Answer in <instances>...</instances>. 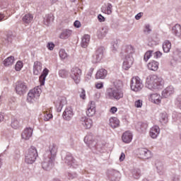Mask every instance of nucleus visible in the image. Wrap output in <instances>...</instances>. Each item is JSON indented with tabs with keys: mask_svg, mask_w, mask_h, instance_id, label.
<instances>
[{
	"mask_svg": "<svg viewBox=\"0 0 181 181\" xmlns=\"http://www.w3.org/2000/svg\"><path fill=\"white\" fill-rule=\"evenodd\" d=\"M165 81L155 74L147 76L146 79V87L149 90H159L163 88Z\"/></svg>",
	"mask_w": 181,
	"mask_h": 181,
	"instance_id": "obj_1",
	"label": "nucleus"
},
{
	"mask_svg": "<svg viewBox=\"0 0 181 181\" xmlns=\"http://www.w3.org/2000/svg\"><path fill=\"white\" fill-rule=\"evenodd\" d=\"M124 49L127 53L126 56V58L123 62V69L124 70H129L131 69L132 64H134V57H132V54L135 52V50L134 49V47L131 45H127L124 47Z\"/></svg>",
	"mask_w": 181,
	"mask_h": 181,
	"instance_id": "obj_2",
	"label": "nucleus"
},
{
	"mask_svg": "<svg viewBox=\"0 0 181 181\" xmlns=\"http://www.w3.org/2000/svg\"><path fill=\"white\" fill-rule=\"evenodd\" d=\"M105 95L110 100H121L124 97V92L121 88H109L106 90Z\"/></svg>",
	"mask_w": 181,
	"mask_h": 181,
	"instance_id": "obj_3",
	"label": "nucleus"
},
{
	"mask_svg": "<svg viewBox=\"0 0 181 181\" xmlns=\"http://www.w3.org/2000/svg\"><path fill=\"white\" fill-rule=\"evenodd\" d=\"M36 158H37V150L36 147L31 146L25 153V162L32 165L36 160Z\"/></svg>",
	"mask_w": 181,
	"mask_h": 181,
	"instance_id": "obj_4",
	"label": "nucleus"
},
{
	"mask_svg": "<svg viewBox=\"0 0 181 181\" xmlns=\"http://www.w3.org/2000/svg\"><path fill=\"white\" fill-rule=\"evenodd\" d=\"M42 93V89L39 87L34 88L31 89L27 96L28 103H35L39 100V97H40V94Z\"/></svg>",
	"mask_w": 181,
	"mask_h": 181,
	"instance_id": "obj_5",
	"label": "nucleus"
},
{
	"mask_svg": "<svg viewBox=\"0 0 181 181\" xmlns=\"http://www.w3.org/2000/svg\"><path fill=\"white\" fill-rule=\"evenodd\" d=\"M81 69L77 66H74L71 69V78L74 80L76 84L80 83V80H81Z\"/></svg>",
	"mask_w": 181,
	"mask_h": 181,
	"instance_id": "obj_6",
	"label": "nucleus"
},
{
	"mask_svg": "<svg viewBox=\"0 0 181 181\" xmlns=\"http://www.w3.org/2000/svg\"><path fill=\"white\" fill-rule=\"evenodd\" d=\"M142 87H144V85L139 76H134L132 78L131 89L133 91H141V90H142Z\"/></svg>",
	"mask_w": 181,
	"mask_h": 181,
	"instance_id": "obj_7",
	"label": "nucleus"
},
{
	"mask_svg": "<svg viewBox=\"0 0 181 181\" xmlns=\"http://www.w3.org/2000/svg\"><path fill=\"white\" fill-rule=\"evenodd\" d=\"M16 93L18 95H23L28 91V85L23 81H18L16 83L15 87Z\"/></svg>",
	"mask_w": 181,
	"mask_h": 181,
	"instance_id": "obj_8",
	"label": "nucleus"
},
{
	"mask_svg": "<svg viewBox=\"0 0 181 181\" xmlns=\"http://www.w3.org/2000/svg\"><path fill=\"white\" fill-rule=\"evenodd\" d=\"M95 103L90 101L87 106L86 115L88 117H94V115H95Z\"/></svg>",
	"mask_w": 181,
	"mask_h": 181,
	"instance_id": "obj_9",
	"label": "nucleus"
},
{
	"mask_svg": "<svg viewBox=\"0 0 181 181\" xmlns=\"http://www.w3.org/2000/svg\"><path fill=\"white\" fill-rule=\"evenodd\" d=\"M54 104L58 108H63V106L67 104V98L64 96H58L56 98Z\"/></svg>",
	"mask_w": 181,
	"mask_h": 181,
	"instance_id": "obj_10",
	"label": "nucleus"
},
{
	"mask_svg": "<svg viewBox=\"0 0 181 181\" xmlns=\"http://www.w3.org/2000/svg\"><path fill=\"white\" fill-rule=\"evenodd\" d=\"M148 100L149 101H151V103H153V104H157V105H159V104L162 103V96H160L159 93L150 94L148 95Z\"/></svg>",
	"mask_w": 181,
	"mask_h": 181,
	"instance_id": "obj_11",
	"label": "nucleus"
},
{
	"mask_svg": "<svg viewBox=\"0 0 181 181\" xmlns=\"http://www.w3.org/2000/svg\"><path fill=\"white\" fill-rule=\"evenodd\" d=\"M104 54V48H98L95 54L93 56V63H98L101 59H103V54Z\"/></svg>",
	"mask_w": 181,
	"mask_h": 181,
	"instance_id": "obj_12",
	"label": "nucleus"
},
{
	"mask_svg": "<svg viewBox=\"0 0 181 181\" xmlns=\"http://www.w3.org/2000/svg\"><path fill=\"white\" fill-rule=\"evenodd\" d=\"M139 155L141 159H149L150 158H152V152L146 148L139 149Z\"/></svg>",
	"mask_w": 181,
	"mask_h": 181,
	"instance_id": "obj_13",
	"label": "nucleus"
},
{
	"mask_svg": "<svg viewBox=\"0 0 181 181\" xmlns=\"http://www.w3.org/2000/svg\"><path fill=\"white\" fill-rule=\"evenodd\" d=\"M81 124L85 129H90L93 127V119L83 117L81 119Z\"/></svg>",
	"mask_w": 181,
	"mask_h": 181,
	"instance_id": "obj_14",
	"label": "nucleus"
},
{
	"mask_svg": "<svg viewBox=\"0 0 181 181\" xmlns=\"http://www.w3.org/2000/svg\"><path fill=\"white\" fill-rule=\"evenodd\" d=\"M57 146L54 144L49 146L50 156H49L50 160H54L56 155H57Z\"/></svg>",
	"mask_w": 181,
	"mask_h": 181,
	"instance_id": "obj_15",
	"label": "nucleus"
},
{
	"mask_svg": "<svg viewBox=\"0 0 181 181\" xmlns=\"http://www.w3.org/2000/svg\"><path fill=\"white\" fill-rule=\"evenodd\" d=\"M108 72L105 69H100L95 74V78L96 80H104Z\"/></svg>",
	"mask_w": 181,
	"mask_h": 181,
	"instance_id": "obj_16",
	"label": "nucleus"
},
{
	"mask_svg": "<svg viewBox=\"0 0 181 181\" xmlns=\"http://www.w3.org/2000/svg\"><path fill=\"white\" fill-rule=\"evenodd\" d=\"M62 117L64 119H66V121H70L71 118L73 117V109L71 107H66L63 112Z\"/></svg>",
	"mask_w": 181,
	"mask_h": 181,
	"instance_id": "obj_17",
	"label": "nucleus"
},
{
	"mask_svg": "<svg viewBox=\"0 0 181 181\" xmlns=\"http://www.w3.org/2000/svg\"><path fill=\"white\" fill-rule=\"evenodd\" d=\"M32 134H33V129L32 128H26L21 134L22 139H25L28 141L32 136Z\"/></svg>",
	"mask_w": 181,
	"mask_h": 181,
	"instance_id": "obj_18",
	"label": "nucleus"
},
{
	"mask_svg": "<svg viewBox=\"0 0 181 181\" xmlns=\"http://www.w3.org/2000/svg\"><path fill=\"white\" fill-rule=\"evenodd\" d=\"M159 132H160V129H159V127L154 126L151 128L149 135L153 139H155L158 138V136L159 135Z\"/></svg>",
	"mask_w": 181,
	"mask_h": 181,
	"instance_id": "obj_19",
	"label": "nucleus"
},
{
	"mask_svg": "<svg viewBox=\"0 0 181 181\" xmlns=\"http://www.w3.org/2000/svg\"><path fill=\"white\" fill-rule=\"evenodd\" d=\"M40 73H42V63L37 61L34 62L33 74H35V76H39Z\"/></svg>",
	"mask_w": 181,
	"mask_h": 181,
	"instance_id": "obj_20",
	"label": "nucleus"
},
{
	"mask_svg": "<svg viewBox=\"0 0 181 181\" xmlns=\"http://www.w3.org/2000/svg\"><path fill=\"white\" fill-rule=\"evenodd\" d=\"M175 93V88L173 86H168L166 89L163 91L162 95L165 97V98H168V97H170L173 94Z\"/></svg>",
	"mask_w": 181,
	"mask_h": 181,
	"instance_id": "obj_21",
	"label": "nucleus"
},
{
	"mask_svg": "<svg viewBox=\"0 0 181 181\" xmlns=\"http://www.w3.org/2000/svg\"><path fill=\"white\" fill-rule=\"evenodd\" d=\"M122 139L124 144H129L132 141V133L125 132L122 136Z\"/></svg>",
	"mask_w": 181,
	"mask_h": 181,
	"instance_id": "obj_22",
	"label": "nucleus"
},
{
	"mask_svg": "<svg viewBox=\"0 0 181 181\" xmlns=\"http://www.w3.org/2000/svg\"><path fill=\"white\" fill-rule=\"evenodd\" d=\"M148 70L156 71L159 69V62L156 61H151L147 64Z\"/></svg>",
	"mask_w": 181,
	"mask_h": 181,
	"instance_id": "obj_23",
	"label": "nucleus"
},
{
	"mask_svg": "<svg viewBox=\"0 0 181 181\" xmlns=\"http://www.w3.org/2000/svg\"><path fill=\"white\" fill-rule=\"evenodd\" d=\"M47 74H49V69L45 68L39 78L40 86H45V81H46V77L47 76Z\"/></svg>",
	"mask_w": 181,
	"mask_h": 181,
	"instance_id": "obj_24",
	"label": "nucleus"
},
{
	"mask_svg": "<svg viewBox=\"0 0 181 181\" xmlns=\"http://www.w3.org/2000/svg\"><path fill=\"white\" fill-rule=\"evenodd\" d=\"M109 125L112 128H118V127H119V119L117 117H110L109 119Z\"/></svg>",
	"mask_w": 181,
	"mask_h": 181,
	"instance_id": "obj_25",
	"label": "nucleus"
},
{
	"mask_svg": "<svg viewBox=\"0 0 181 181\" xmlns=\"http://www.w3.org/2000/svg\"><path fill=\"white\" fill-rule=\"evenodd\" d=\"M49 160L48 162L47 160L44 161L42 164V168L45 169V170H50V168L53 167V162L54 160Z\"/></svg>",
	"mask_w": 181,
	"mask_h": 181,
	"instance_id": "obj_26",
	"label": "nucleus"
},
{
	"mask_svg": "<svg viewBox=\"0 0 181 181\" xmlns=\"http://www.w3.org/2000/svg\"><path fill=\"white\" fill-rule=\"evenodd\" d=\"M172 48V43L169 42V40H165L163 43V50L165 53H169L170 52V49Z\"/></svg>",
	"mask_w": 181,
	"mask_h": 181,
	"instance_id": "obj_27",
	"label": "nucleus"
},
{
	"mask_svg": "<svg viewBox=\"0 0 181 181\" xmlns=\"http://www.w3.org/2000/svg\"><path fill=\"white\" fill-rule=\"evenodd\" d=\"M73 32L70 30H64L62 33L59 35V39H69Z\"/></svg>",
	"mask_w": 181,
	"mask_h": 181,
	"instance_id": "obj_28",
	"label": "nucleus"
},
{
	"mask_svg": "<svg viewBox=\"0 0 181 181\" xmlns=\"http://www.w3.org/2000/svg\"><path fill=\"white\" fill-rule=\"evenodd\" d=\"M13 63H15V57L13 56H10L4 61V65L6 67L12 66Z\"/></svg>",
	"mask_w": 181,
	"mask_h": 181,
	"instance_id": "obj_29",
	"label": "nucleus"
},
{
	"mask_svg": "<svg viewBox=\"0 0 181 181\" xmlns=\"http://www.w3.org/2000/svg\"><path fill=\"white\" fill-rule=\"evenodd\" d=\"M90 35H83V38H82V42H81V46L83 48L87 47V46H88V43H90Z\"/></svg>",
	"mask_w": 181,
	"mask_h": 181,
	"instance_id": "obj_30",
	"label": "nucleus"
},
{
	"mask_svg": "<svg viewBox=\"0 0 181 181\" xmlns=\"http://www.w3.org/2000/svg\"><path fill=\"white\" fill-rule=\"evenodd\" d=\"M84 142L86 143L87 145H89V146H91L94 145V142L95 141H94L91 134H88L84 138Z\"/></svg>",
	"mask_w": 181,
	"mask_h": 181,
	"instance_id": "obj_31",
	"label": "nucleus"
},
{
	"mask_svg": "<svg viewBox=\"0 0 181 181\" xmlns=\"http://www.w3.org/2000/svg\"><path fill=\"white\" fill-rule=\"evenodd\" d=\"M33 21V14L27 13L23 17L24 23H30Z\"/></svg>",
	"mask_w": 181,
	"mask_h": 181,
	"instance_id": "obj_32",
	"label": "nucleus"
},
{
	"mask_svg": "<svg viewBox=\"0 0 181 181\" xmlns=\"http://www.w3.org/2000/svg\"><path fill=\"white\" fill-rule=\"evenodd\" d=\"M173 33L175 36H180L181 35V26L179 24H176L172 29Z\"/></svg>",
	"mask_w": 181,
	"mask_h": 181,
	"instance_id": "obj_33",
	"label": "nucleus"
},
{
	"mask_svg": "<svg viewBox=\"0 0 181 181\" xmlns=\"http://www.w3.org/2000/svg\"><path fill=\"white\" fill-rule=\"evenodd\" d=\"M59 56L62 60H66L69 57V54L66 52V50L61 49L59 52Z\"/></svg>",
	"mask_w": 181,
	"mask_h": 181,
	"instance_id": "obj_34",
	"label": "nucleus"
},
{
	"mask_svg": "<svg viewBox=\"0 0 181 181\" xmlns=\"http://www.w3.org/2000/svg\"><path fill=\"white\" fill-rule=\"evenodd\" d=\"M44 117L45 121H49L51 118H53V115H52V111L48 109L47 110L44 112Z\"/></svg>",
	"mask_w": 181,
	"mask_h": 181,
	"instance_id": "obj_35",
	"label": "nucleus"
},
{
	"mask_svg": "<svg viewBox=\"0 0 181 181\" xmlns=\"http://www.w3.org/2000/svg\"><path fill=\"white\" fill-rule=\"evenodd\" d=\"M160 122H161V124L168 123V115H166V113H161L160 115Z\"/></svg>",
	"mask_w": 181,
	"mask_h": 181,
	"instance_id": "obj_36",
	"label": "nucleus"
},
{
	"mask_svg": "<svg viewBox=\"0 0 181 181\" xmlns=\"http://www.w3.org/2000/svg\"><path fill=\"white\" fill-rule=\"evenodd\" d=\"M110 177L112 181H118V178L119 177V173L115 171L110 175Z\"/></svg>",
	"mask_w": 181,
	"mask_h": 181,
	"instance_id": "obj_37",
	"label": "nucleus"
},
{
	"mask_svg": "<svg viewBox=\"0 0 181 181\" xmlns=\"http://www.w3.org/2000/svg\"><path fill=\"white\" fill-rule=\"evenodd\" d=\"M103 11L104 13H107V15H111V13H112V4H108L105 10L103 8Z\"/></svg>",
	"mask_w": 181,
	"mask_h": 181,
	"instance_id": "obj_38",
	"label": "nucleus"
},
{
	"mask_svg": "<svg viewBox=\"0 0 181 181\" xmlns=\"http://www.w3.org/2000/svg\"><path fill=\"white\" fill-rule=\"evenodd\" d=\"M45 21L47 22V23H50L54 21V16L52 13L47 14L45 16Z\"/></svg>",
	"mask_w": 181,
	"mask_h": 181,
	"instance_id": "obj_39",
	"label": "nucleus"
},
{
	"mask_svg": "<svg viewBox=\"0 0 181 181\" xmlns=\"http://www.w3.org/2000/svg\"><path fill=\"white\" fill-rule=\"evenodd\" d=\"M59 76L62 78H66V77L69 76V71L66 69H62L59 71Z\"/></svg>",
	"mask_w": 181,
	"mask_h": 181,
	"instance_id": "obj_40",
	"label": "nucleus"
},
{
	"mask_svg": "<svg viewBox=\"0 0 181 181\" xmlns=\"http://www.w3.org/2000/svg\"><path fill=\"white\" fill-rule=\"evenodd\" d=\"M132 175L134 179H139L141 177V170L139 169L133 170Z\"/></svg>",
	"mask_w": 181,
	"mask_h": 181,
	"instance_id": "obj_41",
	"label": "nucleus"
},
{
	"mask_svg": "<svg viewBox=\"0 0 181 181\" xmlns=\"http://www.w3.org/2000/svg\"><path fill=\"white\" fill-rule=\"evenodd\" d=\"M23 67V62L18 61L16 64L15 69L16 71H21Z\"/></svg>",
	"mask_w": 181,
	"mask_h": 181,
	"instance_id": "obj_42",
	"label": "nucleus"
},
{
	"mask_svg": "<svg viewBox=\"0 0 181 181\" xmlns=\"http://www.w3.org/2000/svg\"><path fill=\"white\" fill-rule=\"evenodd\" d=\"M11 127L14 129H18V128H19V121L16 119H13L11 121Z\"/></svg>",
	"mask_w": 181,
	"mask_h": 181,
	"instance_id": "obj_43",
	"label": "nucleus"
},
{
	"mask_svg": "<svg viewBox=\"0 0 181 181\" xmlns=\"http://www.w3.org/2000/svg\"><path fill=\"white\" fill-rule=\"evenodd\" d=\"M152 53H153L152 51H147L145 53L144 57L145 62H148L151 59V57H152Z\"/></svg>",
	"mask_w": 181,
	"mask_h": 181,
	"instance_id": "obj_44",
	"label": "nucleus"
},
{
	"mask_svg": "<svg viewBox=\"0 0 181 181\" xmlns=\"http://www.w3.org/2000/svg\"><path fill=\"white\" fill-rule=\"evenodd\" d=\"M115 88H122V81L118 80L114 82Z\"/></svg>",
	"mask_w": 181,
	"mask_h": 181,
	"instance_id": "obj_45",
	"label": "nucleus"
},
{
	"mask_svg": "<svg viewBox=\"0 0 181 181\" xmlns=\"http://www.w3.org/2000/svg\"><path fill=\"white\" fill-rule=\"evenodd\" d=\"M66 163L68 165H71V163H74V158L71 156H68L66 157Z\"/></svg>",
	"mask_w": 181,
	"mask_h": 181,
	"instance_id": "obj_46",
	"label": "nucleus"
},
{
	"mask_svg": "<svg viewBox=\"0 0 181 181\" xmlns=\"http://www.w3.org/2000/svg\"><path fill=\"white\" fill-rule=\"evenodd\" d=\"M94 71V68H90L89 71L86 75V80H90L91 78V76H93V73Z\"/></svg>",
	"mask_w": 181,
	"mask_h": 181,
	"instance_id": "obj_47",
	"label": "nucleus"
},
{
	"mask_svg": "<svg viewBox=\"0 0 181 181\" xmlns=\"http://www.w3.org/2000/svg\"><path fill=\"white\" fill-rule=\"evenodd\" d=\"M95 87L98 90H100V89H101V88H103L104 87V83H103V82H97L95 84Z\"/></svg>",
	"mask_w": 181,
	"mask_h": 181,
	"instance_id": "obj_48",
	"label": "nucleus"
},
{
	"mask_svg": "<svg viewBox=\"0 0 181 181\" xmlns=\"http://www.w3.org/2000/svg\"><path fill=\"white\" fill-rule=\"evenodd\" d=\"M80 93V97L82 100H86V90L83 88H81Z\"/></svg>",
	"mask_w": 181,
	"mask_h": 181,
	"instance_id": "obj_49",
	"label": "nucleus"
},
{
	"mask_svg": "<svg viewBox=\"0 0 181 181\" xmlns=\"http://www.w3.org/2000/svg\"><path fill=\"white\" fill-rule=\"evenodd\" d=\"M135 107H136V108H141L142 107V100H138L135 102L134 103Z\"/></svg>",
	"mask_w": 181,
	"mask_h": 181,
	"instance_id": "obj_50",
	"label": "nucleus"
},
{
	"mask_svg": "<svg viewBox=\"0 0 181 181\" xmlns=\"http://www.w3.org/2000/svg\"><path fill=\"white\" fill-rule=\"evenodd\" d=\"M162 57V52L157 51L153 53V57L154 59H159V57Z\"/></svg>",
	"mask_w": 181,
	"mask_h": 181,
	"instance_id": "obj_51",
	"label": "nucleus"
},
{
	"mask_svg": "<svg viewBox=\"0 0 181 181\" xmlns=\"http://www.w3.org/2000/svg\"><path fill=\"white\" fill-rule=\"evenodd\" d=\"M47 47L49 50H53L54 49V44L53 42H48Z\"/></svg>",
	"mask_w": 181,
	"mask_h": 181,
	"instance_id": "obj_52",
	"label": "nucleus"
},
{
	"mask_svg": "<svg viewBox=\"0 0 181 181\" xmlns=\"http://www.w3.org/2000/svg\"><path fill=\"white\" fill-rule=\"evenodd\" d=\"M117 111H118V108H117V107H112L110 110V112L111 114H115V112H117Z\"/></svg>",
	"mask_w": 181,
	"mask_h": 181,
	"instance_id": "obj_53",
	"label": "nucleus"
},
{
	"mask_svg": "<svg viewBox=\"0 0 181 181\" xmlns=\"http://www.w3.org/2000/svg\"><path fill=\"white\" fill-rule=\"evenodd\" d=\"M98 19L99 21V22H105V18H104V16H103V15L99 14L98 16Z\"/></svg>",
	"mask_w": 181,
	"mask_h": 181,
	"instance_id": "obj_54",
	"label": "nucleus"
},
{
	"mask_svg": "<svg viewBox=\"0 0 181 181\" xmlns=\"http://www.w3.org/2000/svg\"><path fill=\"white\" fill-rule=\"evenodd\" d=\"M74 26L75 28H81V23H80V21H76L74 23Z\"/></svg>",
	"mask_w": 181,
	"mask_h": 181,
	"instance_id": "obj_55",
	"label": "nucleus"
},
{
	"mask_svg": "<svg viewBox=\"0 0 181 181\" xmlns=\"http://www.w3.org/2000/svg\"><path fill=\"white\" fill-rule=\"evenodd\" d=\"M142 15H144V13H139L137 15H136L135 18L136 21H139V19L142 18Z\"/></svg>",
	"mask_w": 181,
	"mask_h": 181,
	"instance_id": "obj_56",
	"label": "nucleus"
},
{
	"mask_svg": "<svg viewBox=\"0 0 181 181\" xmlns=\"http://www.w3.org/2000/svg\"><path fill=\"white\" fill-rule=\"evenodd\" d=\"M151 27L149 25H146L144 28V32L149 33L151 32Z\"/></svg>",
	"mask_w": 181,
	"mask_h": 181,
	"instance_id": "obj_57",
	"label": "nucleus"
},
{
	"mask_svg": "<svg viewBox=\"0 0 181 181\" xmlns=\"http://www.w3.org/2000/svg\"><path fill=\"white\" fill-rule=\"evenodd\" d=\"M176 104L180 108H181V97L177 98Z\"/></svg>",
	"mask_w": 181,
	"mask_h": 181,
	"instance_id": "obj_58",
	"label": "nucleus"
},
{
	"mask_svg": "<svg viewBox=\"0 0 181 181\" xmlns=\"http://www.w3.org/2000/svg\"><path fill=\"white\" fill-rule=\"evenodd\" d=\"M125 159V153H122L119 156V160L120 162H122Z\"/></svg>",
	"mask_w": 181,
	"mask_h": 181,
	"instance_id": "obj_59",
	"label": "nucleus"
},
{
	"mask_svg": "<svg viewBox=\"0 0 181 181\" xmlns=\"http://www.w3.org/2000/svg\"><path fill=\"white\" fill-rule=\"evenodd\" d=\"M4 115L0 114V122H2V121H4Z\"/></svg>",
	"mask_w": 181,
	"mask_h": 181,
	"instance_id": "obj_60",
	"label": "nucleus"
},
{
	"mask_svg": "<svg viewBox=\"0 0 181 181\" xmlns=\"http://www.w3.org/2000/svg\"><path fill=\"white\" fill-rule=\"evenodd\" d=\"M4 18H5V16H4V14H0V22H1V21H2Z\"/></svg>",
	"mask_w": 181,
	"mask_h": 181,
	"instance_id": "obj_61",
	"label": "nucleus"
},
{
	"mask_svg": "<svg viewBox=\"0 0 181 181\" xmlns=\"http://www.w3.org/2000/svg\"><path fill=\"white\" fill-rule=\"evenodd\" d=\"M58 0H50L51 4H56V2H57Z\"/></svg>",
	"mask_w": 181,
	"mask_h": 181,
	"instance_id": "obj_62",
	"label": "nucleus"
},
{
	"mask_svg": "<svg viewBox=\"0 0 181 181\" xmlns=\"http://www.w3.org/2000/svg\"><path fill=\"white\" fill-rule=\"evenodd\" d=\"M141 125H144V129H146V128H148V124H143Z\"/></svg>",
	"mask_w": 181,
	"mask_h": 181,
	"instance_id": "obj_63",
	"label": "nucleus"
}]
</instances>
